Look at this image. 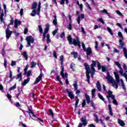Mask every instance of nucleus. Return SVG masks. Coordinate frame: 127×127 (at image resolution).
<instances>
[{
  "label": "nucleus",
  "mask_w": 127,
  "mask_h": 127,
  "mask_svg": "<svg viewBox=\"0 0 127 127\" xmlns=\"http://www.w3.org/2000/svg\"><path fill=\"white\" fill-rule=\"evenodd\" d=\"M84 65L85 67L86 74H90V71H91V69H90V66H89V65L88 64L85 63Z\"/></svg>",
  "instance_id": "14"
},
{
  "label": "nucleus",
  "mask_w": 127,
  "mask_h": 127,
  "mask_svg": "<svg viewBox=\"0 0 127 127\" xmlns=\"http://www.w3.org/2000/svg\"><path fill=\"white\" fill-rule=\"evenodd\" d=\"M100 12H102V13H105V14H109V12H108V11L106 9L101 10Z\"/></svg>",
  "instance_id": "37"
},
{
  "label": "nucleus",
  "mask_w": 127,
  "mask_h": 127,
  "mask_svg": "<svg viewBox=\"0 0 127 127\" xmlns=\"http://www.w3.org/2000/svg\"><path fill=\"white\" fill-rule=\"evenodd\" d=\"M6 33V38L7 40H8L9 38H10V36H11V34H12V31L9 30V26L7 27V29L5 30Z\"/></svg>",
  "instance_id": "9"
},
{
  "label": "nucleus",
  "mask_w": 127,
  "mask_h": 127,
  "mask_svg": "<svg viewBox=\"0 0 127 127\" xmlns=\"http://www.w3.org/2000/svg\"><path fill=\"white\" fill-rule=\"evenodd\" d=\"M47 33H45L44 32L43 34V42H45V38L47 36Z\"/></svg>",
  "instance_id": "30"
},
{
  "label": "nucleus",
  "mask_w": 127,
  "mask_h": 127,
  "mask_svg": "<svg viewBox=\"0 0 127 127\" xmlns=\"http://www.w3.org/2000/svg\"><path fill=\"white\" fill-rule=\"evenodd\" d=\"M76 21H77L78 24H80V22H81V16H78V18L76 19Z\"/></svg>",
  "instance_id": "43"
},
{
  "label": "nucleus",
  "mask_w": 127,
  "mask_h": 127,
  "mask_svg": "<svg viewBox=\"0 0 127 127\" xmlns=\"http://www.w3.org/2000/svg\"><path fill=\"white\" fill-rule=\"evenodd\" d=\"M26 40L27 42V47H29V46L31 45V43H33L34 42V39L31 36L27 37Z\"/></svg>",
  "instance_id": "8"
},
{
  "label": "nucleus",
  "mask_w": 127,
  "mask_h": 127,
  "mask_svg": "<svg viewBox=\"0 0 127 127\" xmlns=\"http://www.w3.org/2000/svg\"><path fill=\"white\" fill-rule=\"evenodd\" d=\"M98 21H100L102 24H105V21H104V20L102 18H99Z\"/></svg>",
  "instance_id": "45"
},
{
  "label": "nucleus",
  "mask_w": 127,
  "mask_h": 127,
  "mask_svg": "<svg viewBox=\"0 0 127 127\" xmlns=\"http://www.w3.org/2000/svg\"><path fill=\"white\" fill-rule=\"evenodd\" d=\"M97 67L98 68V70H101L102 69V66H101V64L99 63L98 62H97Z\"/></svg>",
  "instance_id": "39"
},
{
  "label": "nucleus",
  "mask_w": 127,
  "mask_h": 127,
  "mask_svg": "<svg viewBox=\"0 0 127 127\" xmlns=\"http://www.w3.org/2000/svg\"><path fill=\"white\" fill-rule=\"evenodd\" d=\"M90 74H91V76L92 78L94 77V74H95V70H94V72H93V70L91 69V71H90Z\"/></svg>",
  "instance_id": "48"
},
{
  "label": "nucleus",
  "mask_w": 127,
  "mask_h": 127,
  "mask_svg": "<svg viewBox=\"0 0 127 127\" xmlns=\"http://www.w3.org/2000/svg\"><path fill=\"white\" fill-rule=\"evenodd\" d=\"M116 13L118 14L119 15H120L121 16H123V14L119 11V10H116Z\"/></svg>",
  "instance_id": "51"
},
{
  "label": "nucleus",
  "mask_w": 127,
  "mask_h": 127,
  "mask_svg": "<svg viewBox=\"0 0 127 127\" xmlns=\"http://www.w3.org/2000/svg\"><path fill=\"white\" fill-rule=\"evenodd\" d=\"M38 28L39 32H40L41 34H42L43 33V29H42V26L40 25L38 26Z\"/></svg>",
  "instance_id": "32"
},
{
  "label": "nucleus",
  "mask_w": 127,
  "mask_h": 127,
  "mask_svg": "<svg viewBox=\"0 0 127 127\" xmlns=\"http://www.w3.org/2000/svg\"><path fill=\"white\" fill-rule=\"evenodd\" d=\"M58 31V29H56V30H55L53 32V34L54 35V36H55V34H56V33H57V32Z\"/></svg>",
  "instance_id": "59"
},
{
  "label": "nucleus",
  "mask_w": 127,
  "mask_h": 127,
  "mask_svg": "<svg viewBox=\"0 0 127 127\" xmlns=\"http://www.w3.org/2000/svg\"><path fill=\"white\" fill-rule=\"evenodd\" d=\"M74 66L75 64H74V63H71L70 68L72 69L73 71L75 70V68L74 67Z\"/></svg>",
  "instance_id": "47"
},
{
  "label": "nucleus",
  "mask_w": 127,
  "mask_h": 127,
  "mask_svg": "<svg viewBox=\"0 0 127 127\" xmlns=\"http://www.w3.org/2000/svg\"><path fill=\"white\" fill-rule=\"evenodd\" d=\"M123 68L125 70L126 73H127V65L125 64H123Z\"/></svg>",
  "instance_id": "56"
},
{
  "label": "nucleus",
  "mask_w": 127,
  "mask_h": 127,
  "mask_svg": "<svg viewBox=\"0 0 127 127\" xmlns=\"http://www.w3.org/2000/svg\"><path fill=\"white\" fill-rule=\"evenodd\" d=\"M115 64L116 65V66H118V68H119L120 69V74H121L123 72H124V70L123 69V68L122 67V66L121 65V64L119 62H115Z\"/></svg>",
  "instance_id": "12"
},
{
  "label": "nucleus",
  "mask_w": 127,
  "mask_h": 127,
  "mask_svg": "<svg viewBox=\"0 0 127 127\" xmlns=\"http://www.w3.org/2000/svg\"><path fill=\"white\" fill-rule=\"evenodd\" d=\"M16 64V62L14 61H12L11 63V65L13 67V66H15Z\"/></svg>",
  "instance_id": "44"
},
{
  "label": "nucleus",
  "mask_w": 127,
  "mask_h": 127,
  "mask_svg": "<svg viewBox=\"0 0 127 127\" xmlns=\"http://www.w3.org/2000/svg\"><path fill=\"white\" fill-rule=\"evenodd\" d=\"M68 29H69V30H72V25L71 24V23L69 24V25L67 27Z\"/></svg>",
  "instance_id": "60"
},
{
  "label": "nucleus",
  "mask_w": 127,
  "mask_h": 127,
  "mask_svg": "<svg viewBox=\"0 0 127 127\" xmlns=\"http://www.w3.org/2000/svg\"><path fill=\"white\" fill-rule=\"evenodd\" d=\"M98 45H99V43H98V41H95V49H98Z\"/></svg>",
  "instance_id": "61"
},
{
  "label": "nucleus",
  "mask_w": 127,
  "mask_h": 127,
  "mask_svg": "<svg viewBox=\"0 0 127 127\" xmlns=\"http://www.w3.org/2000/svg\"><path fill=\"white\" fill-rule=\"evenodd\" d=\"M67 40L69 44H73V45H77L79 48H81V42L79 40V38L77 37L76 39H73L72 41V37L70 35L67 37Z\"/></svg>",
  "instance_id": "2"
},
{
  "label": "nucleus",
  "mask_w": 127,
  "mask_h": 127,
  "mask_svg": "<svg viewBox=\"0 0 127 127\" xmlns=\"http://www.w3.org/2000/svg\"><path fill=\"white\" fill-rule=\"evenodd\" d=\"M49 112L50 113V115H51V116H52V117H54V114H53V112L52 111V110L51 109H49Z\"/></svg>",
  "instance_id": "46"
},
{
  "label": "nucleus",
  "mask_w": 127,
  "mask_h": 127,
  "mask_svg": "<svg viewBox=\"0 0 127 127\" xmlns=\"http://www.w3.org/2000/svg\"><path fill=\"white\" fill-rule=\"evenodd\" d=\"M118 124L120 125L121 127H125V126H126V124L125 123V122H124V121H123L122 120H121V119H118Z\"/></svg>",
  "instance_id": "20"
},
{
  "label": "nucleus",
  "mask_w": 127,
  "mask_h": 127,
  "mask_svg": "<svg viewBox=\"0 0 127 127\" xmlns=\"http://www.w3.org/2000/svg\"><path fill=\"white\" fill-rule=\"evenodd\" d=\"M21 23V21H18L17 19H15L14 21L15 28H17V26H18V25H20Z\"/></svg>",
  "instance_id": "18"
},
{
  "label": "nucleus",
  "mask_w": 127,
  "mask_h": 127,
  "mask_svg": "<svg viewBox=\"0 0 127 127\" xmlns=\"http://www.w3.org/2000/svg\"><path fill=\"white\" fill-rule=\"evenodd\" d=\"M53 17H54V19L53 21V23L55 25H57V17L56 15L53 16Z\"/></svg>",
  "instance_id": "23"
},
{
  "label": "nucleus",
  "mask_w": 127,
  "mask_h": 127,
  "mask_svg": "<svg viewBox=\"0 0 127 127\" xmlns=\"http://www.w3.org/2000/svg\"><path fill=\"white\" fill-rule=\"evenodd\" d=\"M95 93H96V89H93L91 91L92 98H95V97H96V95H95Z\"/></svg>",
  "instance_id": "27"
},
{
  "label": "nucleus",
  "mask_w": 127,
  "mask_h": 127,
  "mask_svg": "<svg viewBox=\"0 0 127 127\" xmlns=\"http://www.w3.org/2000/svg\"><path fill=\"white\" fill-rule=\"evenodd\" d=\"M114 75L115 76L116 80L117 83H119L120 81L121 82L122 86L123 87V89L126 90V85H125V82L123 79H120V75H119V73L118 72H114Z\"/></svg>",
  "instance_id": "4"
},
{
  "label": "nucleus",
  "mask_w": 127,
  "mask_h": 127,
  "mask_svg": "<svg viewBox=\"0 0 127 127\" xmlns=\"http://www.w3.org/2000/svg\"><path fill=\"white\" fill-rule=\"evenodd\" d=\"M68 97L69 98H70V99H73L75 98V96H74V92L73 91H72V90H68V89H66V90Z\"/></svg>",
  "instance_id": "10"
},
{
  "label": "nucleus",
  "mask_w": 127,
  "mask_h": 127,
  "mask_svg": "<svg viewBox=\"0 0 127 127\" xmlns=\"http://www.w3.org/2000/svg\"><path fill=\"white\" fill-rule=\"evenodd\" d=\"M98 97L99 98V99H100V100H101L102 101H103V102H105V98H104V97H103L102 96L101 93H98Z\"/></svg>",
  "instance_id": "28"
},
{
  "label": "nucleus",
  "mask_w": 127,
  "mask_h": 127,
  "mask_svg": "<svg viewBox=\"0 0 127 127\" xmlns=\"http://www.w3.org/2000/svg\"><path fill=\"white\" fill-rule=\"evenodd\" d=\"M16 88V84L14 85L13 86L9 88V91H12V90H14V89H15Z\"/></svg>",
  "instance_id": "41"
},
{
  "label": "nucleus",
  "mask_w": 127,
  "mask_h": 127,
  "mask_svg": "<svg viewBox=\"0 0 127 127\" xmlns=\"http://www.w3.org/2000/svg\"><path fill=\"white\" fill-rule=\"evenodd\" d=\"M51 42V40H50V35L49 34H47V43H50Z\"/></svg>",
  "instance_id": "24"
},
{
  "label": "nucleus",
  "mask_w": 127,
  "mask_h": 127,
  "mask_svg": "<svg viewBox=\"0 0 127 127\" xmlns=\"http://www.w3.org/2000/svg\"><path fill=\"white\" fill-rule=\"evenodd\" d=\"M71 54L72 55H73V57L75 59H76V58H77V57H78V53H77V52H71Z\"/></svg>",
  "instance_id": "31"
},
{
  "label": "nucleus",
  "mask_w": 127,
  "mask_h": 127,
  "mask_svg": "<svg viewBox=\"0 0 127 127\" xmlns=\"http://www.w3.org/2000/svg\"><path fill=\"white\" fill-rule=\"evenodd\" d=\"M73 86L75 90H78V85H77V84L74 83V84H73Z\"/></svg>",
  "instance_id": "57"
},
{
  "label": "nucleus",
  "mask_w": 127,
  "mask_h": 127,
  "mask_svg": "<svg viewBox=\"0 0 127 127\" xmlns=\"http://www.w3.org/2000/svg\"><path fill=\"white\" fill-rule=\"evenodd\" d=\"M86 77L87 78V82L90 84V73H86Z\"/></svg>",
  "instance_id": "40"
},
{
  "label": "nucleus",
  "mask_w": 127,
  "mask_h": 127,
  "mask_svg": "<svg viewBox=\"0 0 127 127\" xmlns=\"http://www.w3.org/2000/svg\"><path fill=\"white\" fill-rule=\"evenodd\" d=\"M36 7H37V3H36V2H34L32 4V8L33 9H35Z\"/></svg>",
  "instance_id": "33"
},
{
  "label": "nucleus",
  "mask_w": 127,
  "mask_h": 127,
  "mask_svg": "<svg viewBox=\"0 0 127 127\" xmlns=\"http://www.w3.org/2000/svg\"><path fill=\"white\" fill-rule=\"evenodd\" d=\"M9 78L11 80H12V72H11V70L9 71Z\"/></svg>",
  "instance_id": "54"
},
{
  "label": "nucleus",
  "mask_w": 127,
  "mask_h": 127,
  "mask_svg": "<svg viewBox=\"0 0 127 127\" xmlns=\"http://www.w3.org/2000/svg\"><path fill=\"white\" fill-rule=\"evenodd\" d=\"M3 15H4V14H3V13H2L0 15V21L2 22L3 21Z\"/></svg>",
  "instance_id": "42"
},
{
  "label": "nucleus",
  "mask_w": 127,
  "mask_h": 127,
  "mask_svg": "<svg viewBox=\"0 0 127 127\" xmlns=\"http://www.w3.org/2000/svg\"><path fill=\"white\" fill-rule=\"evenodd\" d=\"M108 107L110 116H113L114 114L113 113V110L112 109V106L110 104H109Z\"/></svg>",
  "instance_id": "22"
},
{
  "label": "nucleus",
  "mask_w": 127,
  "mask_h": 127,
  "mask_svg": "<svg viewBox=\"0 0 127 127\" xmlns=\"http://www.w3.org/2000/svg\"><path fill=\"white\" fill-rule=\"evenodd\" d=\"M81 122L82 123L83 126H84V127H86V126H87V124H88V122L86 120V118L82 117L81 119Z\"/></svg>",
  "instance_id": "16"
},
{
  "label": "nucleus",
  "mask_w": 127,
  "mask_h": 127,
  "mask_svg": "<svg viewBox=\"0 0 127 127\" xmlns=\"http://www.w3.org/2000/svg\"><path fill=\"white\" fill-rule=\"evenodd\" d=\"M85 105H86V100H83L82 106V107H85Z\"/></svg>",
  "instance_id": "64"
},
{
  "label": "nucleus",
  "mask_w": 127,
  "mask_h": 127,
  "mask_svg": "<svg viewBox=\"0 0 127 127\" xmlns=\"http://www.w3.org/2000/svg\"><path fill=\"white\" fill-rule=\"evenodd\" d=\"M108 93H109V95L107 96V98L109 101V104H111V100H110V98H111L112 100H113V104H114V105H116V106H117L118 101H117V100L115 99V95L113 94V92L109 91Z\"/></svg>",
  "instance_id": "5"
},
{
  "label": "nucleus",
  "mask_w": 127,
  "mask_h": 127,
  "mask_svg": "<svg viewBox=\"0 0 127 127\" xmlns=\"http://www.w3.org/2000/svg\"><path fill=\"white\" fill-rule=\"evenodd\" d=\"M16 80H19V81L20 82L22 80V73H20L17 75L16 77Z\"/></svg>",
  "instance_id": "19"
},
{
  "label": "nucleus",
  "mask_w": 127,
  "mask_h": 127,
  "mask_svg": "<svg viewBox=\"0 0 127 127\" xmlns=\"http://www.w3.org/2000/svg\"><path fill=\"white\" fill-rule=\"evenodd\" d=\"M64 56H61L60 57V61L61 64L62 66V71H61V75L63 77V78H67V72H65L64 74V66H63V62H64Z\"/></svg>",
  "instance_id": "3"
},
{
  "label": "nucleus",
  "mask_w": 127,
  "mask_h": 127,
  "mask_svg": "<svg viewBox=\"0 0 127 127\" xmlns=\"http://www.w3.org/2000/svg\"><path fill=\"white\" fill-rule=\"evenodd\" d=\"M116 25H117V26H119L120 28H121V29H123V26L122 25V24L119 23H117Z\"/></svg>",
  "instance_id": "58"
},
{
  "label": "nucleus",
  "mask_w": 127,
  "mask_h": 127,
  "mask_svg": "<svg viewBox=\"0 0 127 127\" xmlns=\"http://www.w3.org/2000/svg\"><path fill=\"white\" fill-rule=\"evenodd\" d=\"M107 29L109 33L111 34V35H114V33H113V32L112 31V29H111V28L107 27Z\"/></svg>",
  "instance_id": "36"
},
{
  "label": "nucleus",
  "mask_w": 127,
  "mask_h": 127,
  "mask_svg": "<svg viewBox=\"0 0 127 127\" xmlns=\"http://www.w3.org/2000/svg\"><path fill=\"white\" fill-rule=\"evenodd\" d=\"M106 70V66H102V72H105Z\"/></svg>",
  "instance_id": "63"
},
{
  "label": "nucleus",
  "mask_w": 127,
  "mask_h": 127,
  "mask_svg": "<svg viewBox=\"0 0 127 127\" xmlns=\"http://www.w3.org/2000/svg\"><path fill=\"white\" fill-rule=\"evenodd\" d=\"M48 31H49V24L48 23L47 24V26L44 30V32H45L46 33H47V32H48Z\"/></svg>",
  "instance_id": "25"
},
{
  "label": "nucleus",
  "mask_w": 127,
  "mask_h": 127,
  "mask_svg": "<svg viewBox=\"0 0 127 127\" xmlns=\"http://www.w3.org/2000/svg\"><path fill=\"white\" fill-rule=\"evenodd\" d=\"M65 1L67 4H68V3H69V0H61V1L60 2L61 4H64Z\"/></svg>",
  "instance_id": "26"
},
{
  "label": "nucleus",
  "mask_w": 127,
  "mask_h": 127,
  "mask_svg": "<svg viewBox=\"0 0 127 127\" xmlns=\"http://www.w3.org/2000/svg\"><path fill=\"white\" fill-rule=\"evenodd\" d=\"M22 55L25 58V60H27L28 59V57H27V53H26V52H24L22 54Z\"/></svg>",
  "instance_id": "29"
},
{
  "label": "nucleus",
  "mask_w": 127,
  "mask_h": 127,
  "mask_svg": "<svg viewBox=\"0 0 127 127\" xmlns=\"http://www.w3.org/2000/svg\"><path fill=\"white\" fill-rule=\"evenodd\" d=\"M81 45H82V48H83L84 51H85L86 50V49H87L86 48V46H85V44L84 43H82Z\"/></svg>",
  "instance_id": "49"
},
{
  "label": "nucleus",
  "mask_w": 127,
  "mask_h": 127,
  "mask_svg": "<svg viewBox=\"0 0 127 127\" xmlns=\"http://www.w3.org/2000/svg\"><path fill=\"white\" fill-rule=\"evenodd\" d=\"M7 64V61H6V60L4 59V66L5 68H6Z\"/></svg>",
  "instance_id": "62"
},
{
  "label": "nucleus",
  "mask_w": 127,
  "mask_h": 127,
  "mask_svg": "<svg viewBox=\"0 0 127 127\" xmlns=\"http://www.w3.org/2000/svg\"><path fill=\"white\" fill-rule=\"evenodd\" d=\"M57 79L58 80V81H59V82L61 83V84H62V85L63 84V82L62 81H61V79H60V77H59V75H58L57 76Z\"/></svg>",
  "instance_id": "52"
},
{
  "label": "nucleus",
  "mask_w": 127,
  "mask_h": 127,
  "mask_svg": "<svg viewBox=\"0 0 127 127\" xmlns=\"http://www.w3.org/2000/svg\"><path fill=\"white\" fill-rule=\"evenodd\" d=\"M118 36L119 37H121V38H122V39H123V34L122 33V32H118Z\"/></svg>",
  "instance_id": "55"
},
{
  "label": "nucleus",
  "mask_w": 127,
  "mask_h": 127,
  "mask_svg": "<svg viewBox=\"0 0 127 127\" xmlns=\"http://www.w3.org/2000/svg\"><path fill=\"white\" fill-rule=\"evenodd\" d=\"M84 51L86 52V55L87 56L92 54V49L90 47L87 48Z\"/></svg>",
  "instance_id": "15"
},
{
  "label": "nucleus",
  "mask_w": 127,
  "mask_h": 127,
  "mask_svg": "<svg viewBox=\"0 0 127 127\" xmlns=\"http://www.w3.org/2000/svg\"><path fill=\"white\" fill-rule=\"evenodd\" d=\"M30 75H31V71L28 70L27 72V79H25L24 81L22 83V85L24 87L26 85V84H28V83L30 81Z\"/></svg>",
  "instance_id": "7"
},
{
  "label": "nucleus",
  "mask_w": 127,
  "mask_h": 127,
  "mask_svg": "<svg viewBox=\"0 0 127 127\" xmlns=\"http://www.w3.org/2000/svg\"><path fill=\"white\" fill-rule=\"evenodd\" d=\"M103 89L104 91H105V92H106L107 94H108V95H109V93H108L109 92H112L110 90L108 91H107V89H106V86L105 85V84L103 85Z\"/></svg>",
  "instance_id": "38"
},
{
  "label": "nucleus",
  "mask_w": 127,
  "mask_h": 127,
  "mask_svg": "<svg viewBox=\"0 0 127 127\" xmlns=\"http://www.w3.org/2000/svg\"><path fill=\"white\" fill-rule=\"evenodd\" d=\"M106 79L107 80L109 84H112L113 87L116 88V89H117V88H118L119 85H118V84H117V82H116V80H115V79H114L113 77L111 76L110 72H107Z\"/></svg>",
  "instance_id": "1"
},
{
  "label": "nucleus",
  "mask_w": 127,
  "mask_h": 127,
  "mask_svg": "<svg viewBox=\"0 0 127 127\" xmlns=\"http://www.w3.org/2000/svg\"><path fill=\"white\" fill-rule=\"evenodd\" d=\"M97 62L95 61H92V63L91 64V70H92V73H94V70L95 71V68L94 67H96V65H97Z\"/></svg>",
  "instance_id": "13"
},
{
  "label": "nucleus",
  "mask_w": 127,
  "mask_h": 127,
  "mask_svg": "<svg viewBox=\"0 0 127 127\" xmlns=\"http://www.w3.org/2000/svg\"><path fill=\"white\" fill-rule=\"evenodd\" d=\"M121 76H123V77H125V79H126V81L127 82V72H123L121 74Z\"/></svg>",
  "instance_id": "35"
},
{
  "label": "nucleus",
  "mask_w": 127,
  "mask_h": 127,
  "mask_svg": "<svg viewBox=\"0 0 127 127\" xmlns=\"http://www.w3.org/2000/svg\"><path fill=\"white\" fill-rule=\"evenodd\" d=\"M119 43L120 45L119 46V48H120V49H122V48H123L125 57H126V58H127V48H126V47H124L125 44H124L122 40H119Z\"/></svg>",
  "instance_id": "6"
},
{
  "label": "nucleus",
  "mask_w": 127,
  "mask_h": 127,
  "mask_svg": "<svg viewBox=\"0 0 127 127\" xmlns=\"http://www.w3.org/2000/svg\"><path fill=\"white\" fill-rule=\"evenodd\" d=\"M43 76V73L42 72H41L39 76L37 78L36 81L34 83V85L38 84V83H39L40 81H41Z\"/></svg>",
  "instance_id": "11"
},
{
  "label": "nucleus",
  "mask_w": 127,
  "mask_h": 127,
  "mask_svg": "<svg viewBox=\"0 0 127 127\" xmlns=\"http://www.w3.org/2000/svg\"><path fill=\"white\" fill-rule=\"evenodd\" d=\"M96 88L99 92H102V86L100 81H97L96 83Z\"/></svg>",
  "instance_id": "17"
},
{
  "label": "nucleus",
  "mask_w": 127,
  "mask_h": 127,
  "mask_svg": "<svg viewBox=\"0 0 127 127\" xmlns=\"http://www.w3.org/2000/svg\"><path fill=\"white\" fill-rule=\"evenodd\" d=\"M28 69V64H27L25 66V68L24 69L25 73L27 72V70Z\"/></svg>",
  "instance_id": "53"
},
{
  "label": "nucleus",
  "mask_w": 127,
  "mask_h": 127,
  "mask_svg": "<svg viewBox=\"0 0 127 127\" xmlns=\"http://www.w3.org/2000/svg\"><path fill=\"white\" fill-rule=\"evenodd\" d=\"M53 56H54V57L56 58V59H57V53H56V52L55 51L53 52Z\"/></svg>",
  "instance_id": "50"
},
{
  "label": "nucleus",
  "mask_w": 127,
  "mask_h": 127,
  "mask_svg": "<svg viewBox=\"0 0 127 127\" xmlns=\"http://www.w3.org/2000/svg\"><path fill=\"white\" fill-rule=\"evenodd\" d=\"M36 63L33 61L31 63V68H34L36 66Z\"/></svg>",
  "instance_id": "34"
},
{
  "label": "nucleus",
  "mask_w": 127,
  "mask_h": 127,
  "mask_svg": "<svg viewBox=\"0 0 127 127\" xmlns=\"http://www.w3.org/2000/svg\"><path fill=\"white\" fill-rule=\"evenodd\" d=\"M85 96L87 104H90V102H91V100L90 99V96H89V95H88V94H85Z\"/></svg>",
  "instance_id": "21"
}]
</instances>
